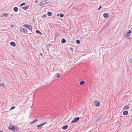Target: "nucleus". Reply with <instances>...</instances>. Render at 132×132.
<instances>
[{"instance_id": "nucleus-1", "label": "nucleus", "mask_w": 132, "mask_h": 132, "mask_svg": "<svg viewBox=\"0 0 132 132\" xmlns=\"http://www.w3.org/2000/svg\"><path fill=\"white\" fill-rule=\"evenodd\" d=\"M8 128L14 132H16L19 129V128L17 126L14 127L12 125H10L8 127Z\"/></svg>"}, {"instance_id": "nucleus-2", "label": "nucleus", "mask_w": 132, "mask_h": 132, "mask_svg": "<svg viewBox=\"0 0 132 132\" xmlns=\"http://www.w3.org/2000/svg\"><path fill=\"white\" fill-rule=\"evenodd\" d=\"M79 119V117L75 118L71 121V123H73L77 122Z\"/></svg>"}, {"instance_id": "nucleus-3", "label": "nucleus", "mask_w": 132, "mask_h": 132, "mask_svg": "<svg viewBox=\"0 0 132 132\" xmlns=\"http://www.w3.org/2000/svg\"><path fill=\"white\" fill-rule=\"evenodd\" d=\"M94 103L95 105L97 107L99 106L100 105V103L97 100H95L94 101Z\"/></svg>"}, {"instance_id": "nucleus-4", "label": "nucleus", "mask_w": 132, "mask_h": 132, "mask_svg": "<svg viewBox=\"0 0 132 132\" xmlns=\"http://www.w3.org/2000/svg\"><path fill=\"white\" fill-rule=\"evenodd\" d=\"M24 26L26 27V28H28L30 30H32V27L30 25H29L26 24L23 25Z\"/></svg>"}, {"instance_id": "nucleus-5", "label": "nucleus", "mask_w": 132, "mask_h": 132, "mask_svg": "<svg viewBox=\"0 0 132 132\" xmlns=\"http://www.w3.org/2000/svg\"><path fill=\"white\" fill-rule=\"evenodd\" d=\"M47 2H46L45 0H43L40 3V5L42 6L43 5H45L46 4Z\"/></svg>"}, {"instance_id": "nucleus-6", "label": "nucleus", "mask_w": 132, "mask_h": 132, "mask_svg": "<svg viewBox=\"0 0 132 132\" xmlns=\"http://www.w3.org/2000/svg\"><path fill=\"white\" fill-rule=\"evenodd\" d=\"M20 30L21 31L23 32L27 33L28 32L27 30L26 29L24 28H20Z\"/></svg>"}, {"instance_id": "nucleus-7", "label": "nucleus", "mask_w": 132, "mask_h": 132, "mask_svg": "<svg viewBox=\"0 0 132 132\" xmlns=\"http://www.w3.org/2000/svg\"><path fill=\"white\" fill-rule=\"evenodd\" d=\"M103 16L105 18H107L109 16V14L108 13H105L104 14Z\"/></svg>"}, {"instance_id": "nucleus-8", "label": "nucleus", "mask_w": 132, "mask_h": 132, "mask_svg": "<svg viewBox=\"0 0 132 132\" xmlns=\"http://www.w3.org/2000/svg\"><path fill=\"white\" fill-rule=\"evenodd\" d=\"M43 125L42 124H39V125L37 126V127H38V129H40L42 128V127L43 126Z\"/></svg>"}, {"instance_id": "nucleus-9", "label": "nucleus", "mask_w": 132, "mask_h": 132, "mask_svg": "<svg viewBox=\"0 0 132 132\" xmlns=\"http://www.w3.org/2000/svg\"><path fill=\"white\" fill-rule=\"evenodd\" d=\"M10 44L12 46L15 47L16 46V44L14 42H11L10 43Z\"/></svg>"}, {"instance_id": "nucleus-10", "label": "nucleus", "mask_w": 132, "mask_h": 132, "mask_svg": "<svg viewBox=\"0 0 132 132\" xmlns=\"http://www.w3.org/2000/svg\"><path fill=\"white\" fill-rule=\"evenodd\" d=\"M129 107L128 105H126L123 108V109L124 110H128L129 109Z\"/></svg>"}, {"instance_id": "nucleus-11", "label": "nucleus", "mask_w": 132, "mask_h": 132, "mask_svg": "<svg viewBox=\"0 0 132 132\" xmlns=\"http://www.w3.org/2000/svg\"><path fill=\"white\" fill-rule=\"evenodd\" d=\"M18 10V9L17 7H15L13 9V10L15 12H16Z\"/></svg>"}, {"instance_id": "nucleus-12", "label": "nucleus", "mask_w": 132, "mask_h": 132, "mask_svg": "<svg viewBox=\"0 0 132 132\" xmlns=\"http://www.w3.org/2000/svg\"><path fill=\"white\" fill-rule=\"evenodd\" d=\"M128 114V112L127 111H124L123 113V114L125 115H126Z\"/></svg>"}, {"instance_id": "nucleus-13", "label": "nucleus", "mask_w": 132, "mask_h": 132, "mask_svg": "<svg viewBox=\"0 0 132 132\" xmlns=\"http://www.w3.org/2000/svg\"><path fill=\"white\" fill-rule=\"evenodd\" d=\"M85 82L84 81H80L79 83V84L80 85H82L84 84Z\"/></svg>"}, {"instance_id": "nucleus-14", "label": "nucleus", "mask_w": 132, "mask_h": 132, "mask_svg": "<svg viewBox=\"0 0 132 132\" xmlns=\"http://www.w3.org/2000/svg\"><path fill=\"white\" fill-rule=\"evenodd\" d=\"M68 127V126L67 125H66L64 126L63 128L62 129H66Z\"/></svg>"}, {"instance_id": "nucleus-15", "label": "nucleus", "mask_w": 132, "mask_h": 132, "mask_svg": "<svg viewBox=\"0 0 132 132\" xmlns=\"http://www.w3.org/2000/svg\"><path fill=\"white\" fill-rule=\"evenodd\" d=\"M65 42L66 40L64 39L63 38L62 39V40L61 41V43H65Z\"/></svg>"}, {"instance_id": "nucleus-16", "label": "nucleus", "mask_w": 132, "mask_h": 132, "mask_svg": "<svg viewBox=\"0 0 132 132\" xmlns=\"http://www.w3.org/2000/svg\"><path fill=\"white\" fill-rule=\"evenodd\" d=\"M29 7V6H26L24 7H23L22 9H23L24 10H26L28 9Z\"/></svg>"}, {"instance_id": "nucleus-17", "label": "nucleus", "mask_w": 132, "mask_h": 132, "mask_svg": "<svg viewBox=\"0 0 132 132\" xmlns=\"http://www.w3.org/2000/svg\"><path fill=\"white\" fill-rule=\"evenodd\" d=\"M47 15L49 16H51L52 15V13L51 12H49L47 13Z\"/></svg>"}, {"instance_id": "nucleus-18", "label": "nucleus", "mask_w": 132, "mask_h": 132, "mask_svg": "<svg viewBox=\"0 0 132 132\" xmlns=\"http://www.w3.org/2000/svg\"><path fill=\"white\" fill-rule=\"evenodd\" d=\"M36 32L37 33L39 34H42L41 32H40V31H39L38 30H36Z\"/></svg>"}, {"instance_id": "nucleus-19", "label": "nucleus", "mask_w": 132, "mask_h": 132, "mask_svg": "<svg viewBox=\"0 0 132 132\" xmlns=\"http://www.w3.org/2000/svg\"><path fill=\"white\" fill-rule=\"evenodd\" d=\"M3 14L5 17H7L8 16V14L6 13H3Z\"/></svg>"}, {"instance_id": "nucleus-20", "label": "nucleus", "mask_w": 132, "mask_h": 132, "mask_svg": "<svg viewBox=\"0 0 132 132\" xmlns=\"http://www.w3.org/2000/svg\"><path fill=\"white\" fill-rule=\"evenodd\" d=\"M35 121L34 120L32 121H31V122L30 123V124L31 125H32V124H33L34 123H35Z\"/></svg>"}, {"instance_id": "nucleus-21", "label": "nucleus", "mask_w": 132, "mask_h": 132, "mask_svg": "<svg viewBox=\"0 0 132 132\" xmlns=\"http://www.w3.org/2000/svg\"><path fill=\"white\" fill-rule=\"evenodd\" d=\"M76 43L78 44H79L80 43V42L79 40H77L76 41Z\"/></svg>"}, {"instance_id": "nucleus-22", "label": "nucleus", "mask_w": 132, "mask_h": 132, "mask_svg": "<svg viewBox=\"0 0 132 132\" xmlns=\"http://www.w3.org/2000/svg\"><path fill=\"white\" fill-rule=\"evenodd\" d=\"M56 76L58 78H59L61 77V76L60 74H57Z\"/></svg>"}, {"instance_id": "nucleus-23", "label": "nucleus", "mask_w": 132, "mask_h": 132, "mask_svg": "<svg viewBox=\"0 0 132 132\" xmlns=\"http://www.w3.org/2000/svg\"><path fill=\"white\" fill-rule=\"evenodd\" d=\"M15 108V106H13L12 107L11 109L10 110H12V109H14Z\"/></svg>"}, {"instance_id": "nucleus-24", "label": "nucleus", "mask_w": 132, "mask_h": 132, "mask_svg": "<svg viewBox=\"0 0 132 132\" xmlns=\"http://www.w3.org/2000/svg\"><path fill=\"white\" fill-rule=\"evenodd\" d=\"M25 3H22V4H21L20 5V6H23V5H25Z\"/></svg>"}, {"instance_id": "nucleus-25", "label": "nucleus", "mask_w": 132, "mask_h": 132, "mask_svg": "<svg viewBox=\"0 0 132 132\" xmlns=\"http://www.w3.org/2000/svg\"><path fill=\"white\" fill-rule=\"evenodd\" d=\"M60 17H62L64 16V15L63 14H60Z\"/></svg>"}, {"instance_id": "nucleus-26", "label": "nucleus", "mask_w": 132, "mask_h": 132, "mask_svg": "<svg viewBox=\"0 0 132 132\" xmlns=\"http://www.w3.org/2000/svg\"><path fill=\"white\" fill-rule=\"evenodd\" d=\"M47 123V122L45 121V122L44 123H42V124L43 125H44L46 123Z\"/></svg>"}, {"instance_id": "nucleus-27", "label": "nucleus", "mask_w": 132, "mask_h": 132, "mask_svg": "<svg viewBox=\"0 0 132 132\" xmlns=\"http://www.w3.org/2000/svg\"><path fill=\"white\" fill-rule=\"evenodd\" d=\"M55 35L56 36H59V35H58V34L57 33H56L55 34Z\"/></svg>"}, {"instance_id": "nucleus-28", "label": "nucleus", "mask_w": 132, "mask_h": 132, "mask_svg": "<svg viewBox=\"0 0 132 132\" xmlns=\"http://www.w3.org/2000/svg\"><path fill=\"white\" fill-rule=\"evenodd\" d=\"M130 63H132V58L130 59Z\"/></svg>"}, {"instance_id": "nucleus-29", "label": "nucleus", "mask_w": 132, "mask_h": 132, "mask_svg": "<svg viewBox=\"0 0 132 132\" xmlns=\"http://www.w3.org/2000/svg\"><path fill=\"white\" fill-rule=\"evenodd\" d=\"M14 26V25H10V27L11 28H13V27Z\"/></svg>"}, {"instance_id": "nucleus-30", "label": "nucleus", "mask_w": 132, "mask_h": 132, "mask_svg": "<svg viewBox=\"0 0 132 132\" xmlns=\"http://www.w3.org/2000/svg\"><path fill=\"white\" fill-rule=\"evenodd\" d=\"M131 31H130V30H129L128 32H127V33L128 34H129L131 32Z\"/></svg>"}, {"instance_id": "nucleus-31", "label": "nucleus", "mask_w": 132, "mask_h": 132, "mask_svg": "<svg viewBox=\"0 0 132 132\" xmlns=\"http://www.w3.org/2000/svg\"><path fill=\"white\" fill-rule=\"evenodd\" d=\"M102 7L101 6H100L98 8V10H99Z\"/></svg>"}, {"instance_id": "nucleus-32", "label": "nucleus", "mask_w": 132, "mask_h": 132, "mask_svg": "<svg viewBox=\"0 0 132 132\" xmlns=\"http://www.w3.org/2000/svg\"><path fill=\"white\" fill-rule=\"evenodd\" d=\"M44 18H45L46 17V15L45 14H44L43 15Z\"/></svg>"}, {"instance_id": "nucleus-33", "label": "nucleus", "mask_w": 132, "mask_h": 132, "mask_svg": "<svg viewBox=\"0 0 132 132\" xmlns=\"http://www.w3.org/2000/svg\"><path fill=\"white\" fill-rule=\"evenodd\" d=\"M34 120L35 122L36 121H37L38 120L37 119H36L35 120Z\"/></svg>"}, {"instance_id": "nucleus-34", "label": "nucleus", "mask_w": 132, "mask_h": 132, "mask_svg": "<svg viewBox=\"0 0 132 132\" xmlns=\"http://www.w3.org/2000/svg\"><path fill=\"white\" fill-rule=\"evenodd\" d=\"M1 17H3V15H1Z\"/></svg>"}, {"instance_id": "nucleus-35", "label": "nucleus", "mask_w": 132, "mask_h": 132, "mask_svg": "<svg viewBox=\"0 0 132 132\" xmlns=\"http://www.w3.org/2000/svg\"><path fill=\"white\" fill-rule=\"evenodd\" d=\"M4 84H3V85H2V84H0V85H1V86H2V85H3Z\"/></svg>"}, {"instance_id": "nucleus-36", "label": "nucleus", "mask_w": 132, "mask_h": 132, "mask_svg": "<svg viewBox=\"0 0 132 132\" xmlns=\"http://www.w3.org/2000/svg\"><path fill=\"white\" fill-rule=\"evenodd\" d=\"M57 16H59V14H57Z\"/></svg>"}, {"instance_id": "nucleus-37", "label": "nucleus", "mask_w": 132, "mask_h": 132, "mask_svg": "<svg viewBox=\"0 0 132 132\" xmlns=\"http://www.w3.org/2000/svg\"><path fill=\"white\" fill-rule=\"evenodd\" d=\"M0 132H3L1 130L0 131Z\"/></svg>"}, {"instance_id": "nucleus-38", "label": "nucleus", "mask_w": 132, "mask_h": 132, "mask_svg": "<svg viewBox=\"0 0 132 132\" xmlns=\"http://www.w3.org/2000/svg\"><path fill=\"white\" fill-rule=\"evenodd\" d=\"M35 2H38L37 1H35Z\"/></svg>"}]
</instances>
